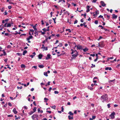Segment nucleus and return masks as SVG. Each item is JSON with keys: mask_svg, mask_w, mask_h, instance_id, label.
Listing matches in <instances>:
<instances>
[{"mask_svg": "<svg viewBox=\"0 0 120 120\" xmlns=\"http://www.w3.org/2000/svg\"><path fill=\"white\" fill-rule=\"evenodd\" d=\"M100 99L102 102L106 101L108 99L107 94H103L101 96Z\"/></svg>", "mask_w": 120, "mask_h": 120, "instance_id": "f257e3e1", "label": "nucleus"}, {"mask_svg": "<svg viewBox=\"0 0 120 120\" xmlns=\"http://www.w3.org/2000/svg\"><path fill=\"white\" fill-rule=\"evenodd\" d=\"M74 52V53H76L75 54H73L72 55V56L73 57H76L78 54V52H77L76 50H74L73 51Z\"/></svg>", "mask_w": 120, "mask_h": 120, "instance_id": "f03ea898", "label": "nucleus"}, {"mask_svg": "<svg viewBox=\"0 0 120 120\" xmlns=\"http://www.w3.org/2000/svg\"><path fill=\"white\" fill-rule=\"evenodd\" d=\"M115 114V113L113 112H112L111 114L109 115V116L111 117L112 119H114L115 117L114 115Z\"/></svg>", "mask_w": 120, "mask_h": 120, "instance_id": "7ed1b4c3", "label": "nucleus"}, {"mask_svg": "<svg viewBox=\"0 0 120 120\" xmlns=\"http://www.w3.org/2000/svg\"><path fill=\"white\" fill-rule=\"evenodd\" d=\"M38 116V115H37L34 114L31 117L33 120H34L35 118H37Z\"/></svg>", "mask_w": 120, "mask_h": 120, "instance_id": "20e7f679", "label": "nucleus"}, {"mask_svg": "<svg viewBox=\"0 0 120 120\" xmlns=\"http://www.w3.org/2000/svg\"><path fill=\"white\" fill-rule=\"evenodd\" d=\"M82 49V47L81 45H77V49Z\"/></svg>", "mask_w": 120, "mask_h": 120, "instance_id": "39448f33", "label": "nucleus"}, {"mask_svg": "<svg viewBox=\"0 0 120 120\" xmlns=\"http://www.w3.org/2000/svg\"><path fill=\"white\" fill-rule=\"evenodd\" d=\"M50 55L49 54H47V57H46L45 59L46 60H48L49 59H50L51 58Z\"/></svg>", "mask_w": 120, "mask_h": 120, "instance_id": "423d86ee", "label": "nucleus"}, {"mask_svg": "<svg viewBox=\"0 0 120 120\" xmlns=\"http://www.w3.org/2000/svg\"><path fill=\"white\" fill-rule=\"evenodd\" d=\"M42 47H41V49H42L43 48L44 49L43 50H47L48 49L47 48V47H45L44 46V44H43L42 45Z\"/></svg>", "mask_w": 120, "mask_h": 120, "instance_id": "0eeeda50", "label": "nucleus"}, {"mask_svg": "<svg viewBox=\"0 0 120 120\" xmlns=\"http://www.w3.org/2000/svg\"><path fill=\"white\" fill-rule=\"evenodd\" d=\"M101 46V47H103L104 46V42L103 41H102L99 43Z\"/></svg>", "mask_w": 120, "mask_h": 120, "instance_id": "6e6552de", "label": "nucleus"}, {"mask_svg": "<svg viewBox=\"0 0 120 120\" xmlns=\"http://www.w3.org/2000/svg\"><path fill=\"white\" fill-rule=\"evenodd\" d=\"M100 2L102 6L103 7H105V6L106 5L103 1H101Z\"/></svg>", "mask_w": 120, "mask_h": 120, "instance_id": "1a4fd4ad", "label": "nucleus"}, {"mask_svg": "<svg viewBox=\"0 0 120 120\" xmlns=\"http://www.w3.org/2000/svg\"><path fill=\"white\" fill-rule=\"evenodd\" d=\"M117 16L115 14H113L112 15V18L116 19L117 18Z\"/></svg>", "mask_w": 120, "mask_h": 120, "instance_id": "9d476101", "label": "nucleus"}, {"mask_svg": "<svg viewBox=\"0 0 120 120\" xmlns=\"http://www.w3.org/2000/svg\"><path fill=\"white\" fill-rule=\"evenodd\" d=\"M90 7L89 6H87L86 7L87 10L86 11L87 12H89L90 11L89 8H90Z\"/></svg>", "mask_w": 120, "mask_h": 120, "instance_id": "9b49d317", "label": "nucleus"}, {"mask_svg": "<svg viewBox=\"0 0 120 120\" xmlns=\"http://www.w3.org/2000/svg\"><path fill=\"white\" fill-rule=\"evenodd\" d=\"M13 111L14 113L15 114H16L17 113V112L16 110V109L15 108L13 110Z\"/></svg>", "mask_w": 120, "mask_h": 120, "instance_id": "f8f14e48", "label": "nucleus"}, {"mask_svg": "<svg viewBox=\"0 0 120 120\" xmlns=\"http://www.w3.org/2000/svg\"><path fill=\"white\" fill-rule=\"evenodd\" d=\"M43 56V55L41 54H39L38 55V57L39 59H41Z\"/></svg>", "mask_w": 120, "mask_h": 120, "instance_id": "ddd939ff", "label": "nucleus"}, {"mask_svg": "<svg viewBox=\"0 0 120 120\" xmlns=\"http://www.w3.org/2000/svg\"><path fill=\"white\" fill-rule=\"evenodd\" d=\"M68 118L69 120H72L73 118V116H71L70 115L68 116Z\"/></svg>", "mask_w": 120, "mask_h": 120, "instance_id": "4468645a", "label": "nucleus"}, {"mask_svg": "<svg viewBox=\"0 0 120 120\" xmlns=\"http://www.w3.org/2000/svg\"><path fill=\"white\" fill-rule=\"evenodd\" d=\"M83 50L84 52H86L88 50V49L87 47H86L85 49H83Z\"/></svg>", "mask_w": 120, "mask_h": 120, "instance_id": "2eb2a0df", "label": "nucleus"}, {"mask_svg": "<svg viewBox=\"0 0 120 120\" xmlns=\"http://www.w3.org/2000/svg\"><path fill=\"white\" fill-rule=\"evenodd\" d=\"M42 30L45 32H46L47 31H49V29H47L45 28H44L42 29Z\"/></svg>", "mask_w": 120, "mask_h": 120, "instance_id": "dca6fc26", "label": "nucleus"}, {"mask_svg": "<svg viewBox=\"0 0 120 120\" xmlns=\"http://www.w3.org/2000/svg\"><path fill=\"white\" fill-rule=\"evenodd\" d=\"M34 33L35 34H35L34 35L35 37H36L37 36H37L38 35V32H37L35 31Z\"/></svg>", "mask_w": 120, "mask_h": 120, "instance_id": "f3484780", "label": "nucleus"}, {"mask_svg": "<svg viewBox=\"0 0 120 120\" xmlns=\"http://www.w3.org/2000/svg\"><path fill=\"white\" fill-rule=\"evenodd\" d=\"M38 67L41 68H43L44 66L43 65H38Z\"/></svg>", "mask_w": 120, "mask_h": 120, "instance_id": "a211bd4d", "label": "nucleus"}, {"mask_svg": "<svg viewBox=\"0 0 120 120\" xmlns=\"http://www.w3.org/2000/svg\"><path fill=\"white\" fill-rule=\"evenodd\" d=\"M44 99L45 100L44 102H47V101L49 100V99L48 98H45Z\"/></svg>", "mask_w": 120, "mask_h": 120, "instance_id": "6ab92c4d", "label": "nucleus"}, {"mask_svg": "<svg viewBox=\"0 0 120 120\" xmlns=\"http://www.w3.org/2000/svg\"><path fill=\"white\" fill-rule=\"evenodd\" d=\"M27 51L26 50L24 51L23 52V55H25V54L27 53Z\"/></svg>", "mask_w": 120, "mask_h": 120, "instance_id": "aec40b11", "label": "nucleus"}, {"mask_svg": "<svg viewBox=\"0 0 120 120\" xmlns=\"http://www.w3.org/2000/svg\"><path fill=\"white\" fill-rule=\"evenodd\" d=\"M17 95L14 98H13V97H10V99H11V100H13L14 99H15V98L17 97Z\"/></svg>", "mask_w": 120, "mask_h": 120, "instance_id": "412c9836", "label": "nucleus"}, {"mask_svg": "<svg viewBox=\"0 0 120 120\" xmlns=\"http://www.w3.org/2000/svg\"><path fill=\"white\" fill-rule=\"evenodd\" d=\"M68 113L70 114V115L72 116L74 114L73 113H72L71 111H70L68 112Z\"/></svg>", "mask_w": 120, "mask_h": 120, "instance_id": "4be33fe9", "label": "nucleus"}, {"mask_svg": "<svg viewBox=\"0 0 120 120\" xmlns=\"http://www.w3.org/2000/svg\"><path fill=\"white\" fill-rule=\"evenodd\" d=\"M115 79H114L113 80H109V83H110L111 82H113V81H115Z\"/></svg>", "mask_w": 120, "mask_h": 120, "instance_id": "5701e85b", "label": "nucleus"}, {"mask_svg": "<svg viewBox=\"0 0 120 120\" xmlns=\"http://www.w3.org/2000/svg\"><path fill=\"white\" fill-rule=\"evenodd\" d=\"M37 25V24H36L34 26H33V24H30V25L31 26H32L33 28H35V27H36V26Z\"/></svg>", "mask_w": 120, "mask_h": 120, "instance_id": "b1692460", "label": "nucleus"}, {"mask_svg": "<svg viewBox=\"0 0 120 120\" xmlns=\"http://www.w3.org/2000/svg\"><path fill=\"white\" fill-rule=\"evenodd\" d=\"M30 31L32 32V35H33L34 34V30L32 29H30Z\"/></svg>", "mask_w": 120, "mask_h": 120, "instance_id": "393cba45", "label": "nucleus"}, {"mask_svg": "<svg viewBox=\"0 0 120 120\" xmlns=\"http://www.w3.org/2000/svg\"><path fill=\"white\" fill-rule=\"evenodd\" d=\"M21 67L22 68H25L26 67L25 65L23 64H22L21 65Z\"/></svg>", "mask_w": 120, "mask_h": 120, "instance_id": "a878e982", "label": "nucleus"}, {"mask_svg": "<svg viewBox=\"0 0 120 120\" xmlns=\"http://www.w3.org/2000/svg\"><path fill=\"white\" fill-rule=\"evenodd\" d=\"M34 112L31 111L30 112H29L28 114L30 115H31L32 114H33Z\"/></svg>", "mask_w": 120, "mask_h": 120, "instance_id": "bb28decb", "label": "nucleus"}, {"mask_svg": "<svg viewBox=\"0 0 120 120\" xmlns=\"http://www.w3.org/2000/svg\"><path fill=\"white\" fill-rule=\"evenodd\" d=\"M86 24V22H84L83 23V25L85 27H86L87 26L86 25H85Z\"/></svg>", "mask_w": 120, "mask_h": 120, "instance_id": "cd10ccee", "label": "nucleus"}, {"mask_svg": "<svg viewBox=\"0 0 120 120\" xmlns=\"http://www.w3.org/2000/svg\"><path fill=\"white\" fill-rule=\"evenodd\" d=\"M11 23H8L7 25V27H10L11 26Z\"/></svg>", "mask_w": 120, "mask_h": 120, "instance_id": "c85d7f7f", "label": "nucleus"}, {"mask_svg": "<svg viewBox=\"0 0 120 120\" xmlns=\"http://www.w3.org/2000/svg\"><path fill=\"white\" fill-rule=\"evenodd\" d=\"M36 109H37V108L36 107H34V109H33V110L34 111L33 112H36Z\"/></svg>", "mask_w": 120, "mask_h": 120, "instance_id": "c756f323", "label": "nucleus"}, {"mask_svg": "<svg viewBox=\"0 0 120 120\" xmlns=\"http://www.w3.org/2000/svg\"><path fill=\"white\" fill-rule=\"evenodd\" d=\"M44 75L46 76H48V75L47 74V72H44Z\"/></svg>", "mask_w": 120, "mask_h": 120, "instance_id": "7c9ffc66", "label": "nucleus"}, {"mask_svg": "<svg viewBox=\"0 0 120 120\" xmlns=\"http://www.w3.org/2000/svg\"><path fill=\"white\" fill-rule=\"evenodd\" d=\"M39 32H41V34L42 35H44L45 34V33L44 32H42L41 31H39Z\"/></svg>", "mask_w": 120, "mask_h": 120, "instance_id": "2f4dec72", "label": "nucleus"}, {"mask_svg": "<svg viewBox=\"0 0 120 120\" xmlns=\"http://www.w3.org/2000/svg\"><path fill=\"white\" fill-rule=\"evenodd\" d=\"M94 22L95 24H97L98 23V21L97 20H95Z\"/></svg>", "mask_w": 120, "mask_h": 120, "instance_id": "473e14b6", "label": "nucleus"}, {"mask_svg": "<svg viewBox=\"0 0 120 120\" xmlns=\"http://www.w3.org/2000/svg\"><path fill=\"white\" fill-rule=\"evenodd\" d=\"M66 31H69V33H70L71 32V30H70V29H66Z\"/></svg>", "mask_w": 120, "mask_h": 120, "instance_id": "72a5a7b5", "label": "nucleus"}, {"mask_svg": "<svg viewBox=\"0 0 120 120\" xmlns=\"http://www.w3.org/2000/svg\"><path fill=\"white\" fill-rule=\"evenodd\" d=\"M56 19V17L55 18H52V19L54 21V22L55 24L56 23V22L55 21V19Z\"/></svg>", "mask_w": 120, "mask_h": 120, "instance_id": "f704fd0d", "label": "nucleus"}, {"mask_svg": "<svg viewBox=\"0 0 120 120\" xmlns=\"http://www.w3.org/2000/svg\"><path fill=\"white\" fill-rule=\"evenodd\" d=\"M88 89L91 90H92L93 89V88L91 86H90V87L89 86L88 87Z\"/></svg>", "mask_w": 120, "mask_h": 120, "instance_id": "c9c22d12", "label": "nucleus"}, {"mask_svg": "<svg viewBox=\"0 0 120 120\" xmlns=\"http://www.w3.org/2000/svg\"><path fill=\"white\" fill-rule=\"evenodd\" d=\"M113 58L112 57L108 58V59L107 60L108 61L109 60V59H112Z\"/></svg>", "mask_w": 120, "mask_h": 120, "instance_id": "e433bc0d", "label": "nucleus"}, {"mask_svg": "<svg viewBox=\"0 0 120 120\" xmlns=\"http://www.w3.org/2000/svg\"><path fill=\"white\" fill-rule=\"evenodd\" d=\"M2 51H3V52L4 55V56L6 55V52L4 51V50H3Z\"/></svg>", "mask_w": 120, "mask_h": 120, "instance_id": "4c0bfd02", "label": "nucleus"}, {"mask_svg": "<svg viewBox=\"0 0 120 120\" xmlns=\"http://www.w3.org/2000/svg\"><path fill=\"white\" fill-rule=\"evenodd\" d=\"M50 107H51V108H53V109H55L56 106L55 105L53 106H50Z\"/></svg>", "mask_w": 120, "mask_h": 120, "instance_id": "58836bf2", "label": "nucleus"}, {"mask_svg": "<svg viewBox=\"0 0 120 120\" xmlns=\"http://www.w3.org/2000/svg\"><path fill=\"white\" fill-rule=\"evenodd\" d=\"M62 44L61 43H60L59 45L57 46V47H61L62 46Z\"/></svg>", "mask_w": 120, "mask_h": 120, "instance_id": "ea45409f", "label": "nucleus"}, {"mask_svg": "<svg viewBox=\"0 0 120 120\" xmlns=\"http://www.w3.org/2000/svg\"><path fill=\"white\" fill-rule=\"evenodd\" d=\"M16 54L18 56H20L22 55V54L20 53H16Z\"/></svg>", "mask_w": 120, "mask_h": 120, "instance_id": "a19ab883", "label": "nucleus"}, {"mask_svg": "<svg viewBox=\"0 0 120 120\" xmlns=\"http://www.w3.org/2000/svg\"><path fill=\"white\" fill-rule=\"evenodd\" d=\"M59 93V92L57 91H55L54 92V93L55 94H58Z\"/></svg>", "mask_w": 120, "mask_h": 120, "instance_id": "79ce46f5", "label": "nucleus"}, {"mask_svg": "<svg viewBox=\"0 0 120 120\" xmlns=\"http://www.w3.org/2000/svg\"><path fill=\"white\" fill-rule=\"evenodd\" d=\"M35 56V55H30V57H31L32 58H33V57Z\"/></svg>", "mask_w": 120, "mask_h": 120, "instance_id": "37998d69", "label": "nucleus"}, {"mask_svg": "<svg viewBox=\"0 0 120 120\" xmlns=\"http://www.w3.org/2000/svg\"><path fill=\"white\" fill-rule=\"evenodd\" d=\"M11 47V46L10 45H8L7 46V48L8 49H9V48H10Z\"/></svg>", "mask_w": 120, "mask_h": 120, "instance_id": "c03bdc74", "label": "nucleus"}, {"mask_svg": "<svg viewBox=\"0 0 120 120\" xmlns=\"http://www.w3.org/2000/svg\"><path fill=\"white\" fill-rule=\"evenodd\" d=\"M71 4L72 5H73L75 7L76 6V4H74V3H73Z\"/></svg>", "mask_w": 120, "mask_h": 120, "instance_id": "a18cd8bd", "label": "nucleus"}, {"mask_svg": "<svg viewBox=\"0 0 120 120\" xmlns=\"http://www.w3.org/2000/svg\"><path fill=\"white\" fill-rule=\"evenodd\" d=\"M13 116V115H8V117H12Z\"/></svg>", "mask_w": 120, "mask_h": 120, "instance_id": "49530a36", "label": "nucleus"}, {"mask_svg": "<svg viewBox=\"0 0 120 120\" xmlns=\"http://www.w3.org/2000/svg\"><path fill=\"white\" fill-rule=\"evenodd\" d=\"M98 27H101V29H103V27L101 25H99L98 26Z\"/></svg>", "mask_w": 120, "mask_h": 120, "instance_id": "de8ad7c7", "label": "nucleus"}, {"mask_svg": "<svg viewBox=\"0 0 120 120\" xmlns=\"http://www.w3.org/2000/svg\"><path fill=\"white\" fill-rule=\"evenodd\" d=\"M49 22L50 24H51L52 21V19H50L49 20Z\"/></svg>", "mask_w": 120, "mask_h": 120, "instance_id": "09e8293b", "label": "nucleus"}, {"mask_svg": "<svg viewBox=\"0 0 120 120\" xmlns=\"http://www.w3.org/2000/svg\"><path fill=\"white\" fill-rule=\"evenodd\" d=\"M26 35V34H21L20 36V37H21V36H22V35H23V36H25Z\"/></svg>", "mask_w": 120, "mask_h": 120, "instance_id": "8fccbe9b", "label": "nucleus"}, {"mask_svg": "<svg viewBox=\"0 0 120 120\" xmlns=\"http://www.w3.org/2000/svg\"><path fill=\"white\" fill-rule=\"evenodd\" d=\"M90 56H93V57H94L95 56V54H90Z\"/></svg>", "mask_w": 120, "mask_h": 120, "instance_id": "3c124183", "label": "nucleus"}, {"mask_svg": "<svg viewBox=\"0 0 120 120\" xmlns=\"http://www.w3.org/2000/svg\"><path fill=\"white\" fill-rule=\"evenodd\" d=\"M110 104H108V105H107V106H108V108H110Z\"/></svg>", "mask_w": 120, "mask_h": 120, "instance_id": "603ef678", "label": "nucleus"}, {"mask_svg": "<svg viewBox=\"0 0 120 120\" xmlns=\"http://www.w3.org/2000/svg\"><path fill=\"white\" fill-rule=\"evenodd\" d=\"M92 66L91 67V68H93V67H95V65H94L93 64H92Z\"/></svg>", "mask_w": 120, "mask_h": 120, "instance_id": "864d4df0", "label": "nucleus"}, {"mask_svg": "<svg viewBox=\"0 0 120 120\" xmlns=\"http://www.w3.org/2000/svg\"><path fill=\"white\" fill-rule=\"evenodd\" d=\"M96 116H92V119H95L96 118Z\"/></svg>", "mask_w": 120, "mask_h": 120, "instance_id": "5fc2aeb1", "label": "nucleus"}, {"mask_svg": "<svg viewBox=\"0 0 120 120\" xmlns=\"http://www.w3.org/2000/svg\"><path fill=\"white\" fill-rule=\"evenodd\" d=\"M86 13H84V17L85 18H86Z\"/></svg>", "mask_w": 120, "mask_h": 120, "instance_id": "6e6d98bb", "label": "nucleus"}, {"mask_svg": "<svg viewBox=\"0 0 120 120\" xmlns=\"http://www.w3.org/2000/svg\"><path fill=\"white\" fill-rule=\"evenodd\" d=\"M11 8H12V7L11 6H8V8L9 9H11Z\"/></svg>", "mask_w": 120, "mask_h": 120, "instance_id": "4d7b16f0", "label": "nucleus"}, {"mask_svg": "<svg viewBox=\"0 0 120 120\" xmlns=\"http://www.w3.org/2000/svg\"><path fill=\"white\" fill-rule=\"evenodd\" d=\"M8 105L10 106H12V105L11 104L10 102H9L8 103Z\"/></svg>", "mask_w": 120, "mask_h": 120, "instance_id": "13d9d810", "label": "nucleus"}, {"mask_svg": "<svg viewBox=\"0 0 120 120\" xmlns=\"http://www.w3.org/2000/svg\"><path fill=\"white\" fill-rule=\"evenodd\" d=\"M22 86H21L20 87H19L18 86L17 87V88L18 89H22Z\"/></svg>", "mask_w": 120, "mask_h": 120, "instance_id": "bf43d9fd", "label": "nucleus"}, {"mask_svg": "<svg viewBox=\"0 0 120 120\" xmlns=\"http://www.w3.org/2000/svg\"><path fill=\"white\" fill-rule=\"evenodd\" d=\"M64 109L63 108V107L62 106L61 107V111L62 112H63L64 111Z\"/></svg>", "mask_w": 120, "mask_h": 120, "instance_id": "052dcab7", "label": "nucleus"}, {"mask_svg": "<svg viewBox=\"0 0 120 120\" xmlns=\"http://www.w3.org/2000/svg\"><path fill=\"white\" fill-rule=\"evenodd\" d=\"M4 13V15H6L8 13L6 11Z\"/></svg>", "mask_w": 120, "mask_h": 120, "instance_id": "680f3d73", "label": "nucleus"}, {"mask_svg": "<svg viewBox=\"0 0 120 120\" xmlns=\"http://www.w3.org/2000/svg\"><path fill=\"white\" fill-rule=\"evenodd\" d=\"M41 24L42 25H43L44 24V23L43 22V20H41Z\"/></svg>", "mask_w": 120, "mask_h": 120, "instance_id": "e2e57ef3", "label": "nucleus"}, {"mask_svg": "<svg viewBox=\"0 0 120 120\" xmlns=\"http://www.w3.org/2000/svg\"><path fill=\"white\" fill-rule=\"evenodd\" d=\"M9 19H5L4 21L5 22H8V20H9Z\"/></svg>", "mask_w": 120, "mask_h": 120, "instance_id": "0e129e2a", "label": "nucleus"}, {"mask_svg": "<svg viewBox=\"0 0 120 120\" xmlns=\"http://www.w3.org/2000/svg\"><path fill=\"white\" fill-rule=\"evenodd\" d=\"M103 16L101 15H100L98 17L99 18H103Z\"/></svg>", "mask_w": 120, "mask_h": 120, "instance_id": "69168bd1", "label": "nucleus"}, {"mask_svg": "<svg viewBox=\"0 0 120 120\" xmlns=\"http://www.w3.org/2000/svg\"><path fill=\"white\" fill-rule=\"evenodd\" d=\"M78 22V21L77 20H76L74 22V24H75L77 23Z\"/></svg>", "mask_w": 120, "mask_h": 120, "instance_id": "338daca9", "label": "nucleus"}, {"mask_svg": "<svg viewBox=\"0 0 120 120\" xmlns=\"http://www.w3.org/2000/svg\"><path fill=\"white\" fill-rule=\"evenodd\" d=\"M95 13L96 15H98L99 14V12H98V11H96L95 12Z\"/></svg>", "mask_w": 120, "mask_h": 120, "instance_id": "774afa93", "label": "nucleus"}]
</instances>
